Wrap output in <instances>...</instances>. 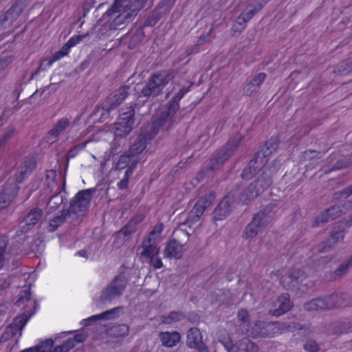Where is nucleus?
<instances>
[{
  "label": "nucleus",
  "instance_id": "f257e3e1",
  "mask_svg": "<svg viewBox=\"0 0 352 352\" xmlns=\"http://www.w3.org/2000/svg\"><path fill=\"white\" fill-rule=\"evenodd\" d=\"M148 0H115L113 5L103 14V19L111 18L118 14L110 23L111 29L116 30L129 22L131 14H136Z\"/></svg>",
  "mask_w": 352,
  "mask_h": 352
},
{
  "label": "nucleus",
  "instance_id": "f03ea898",
  "mask_svg": "<svg viewBox=\"0 0 352 352\" xmlns=\"http://www.w3.org/2000/svg\"><path fill=\"white\" fill-rule=\"evenodd\" d=\"M352 306V297L346 293H336L323 298H314L303 305L308 311L329 310L339 307Z\"/></svg>",
  "mask_w": 352,
  "mask_h": 352
},
{
  "label": "nucleus",
  "instance_id": "7ed1b4c3",
  "mask_svg": "<svg viewBox=\"0 0 352 352\" xmlns=\"http://www.w3.org/2000/svg\"><path fill=\"white\" fill-rule=\"evenodd\" d=\"M241 140V137L238 134L236 137L229 140L226 145L219 151H218L212 159L210 160L208 164L203 167L197 175L199 181L204 180L210 174L221 168L225 161L234 153V150L239 146Z\"/></svg>",
  "mask_w": 352,
  "mask_h": 352
},
{
  "label": "nucleus",
  "instance_id": "20e7f679",
  "mask_svg": "<svg viewBox=\"0 0 352 352\" xmlns=\"http://www.w3.org/2000/svg\"><path fill=\"white\" fill-rule=\"evenodd\" d=\"M279 144L278 137L272 136L267 140L261 151L256 152L254 157L251 160L241 173L243 178L249 179L252 171L263 167L268 162L270 156L277 149Z\"/></svg>",
  "mask_w": 352,
  "mask_h": 352
},
{
  "label": "nucleus",
  "instance_id": "39448f33",
  "mask_svg": "<svg viewBox=\"0 0 352 352\" xmlns=\"http://www.w3.org/2000/svg\"><path fill=\"white\" fill-rule=\"evenodd\" d=\"M277 272L280 283L285 289L296 292L301 291L302 293L307 292L305 289L306 284H302L306 278V274L298 267H294L290 270L283 268L278 270Z\"/></svg>",
  "mask_w": 352,
  "mask_h": 352
},
{
  "label": "nucleus",
  "instance_id": "423d86ee",
  "mask_svg": "<svg viewBox=\"0 0 352 352\" xmlns=\"http://www.w3.org/2000/svg\"><path fill=\"white\" fill-rule=\"evenodd\" d=\"M171 75V71L168 69L160 70L153 74L142 88L139 97L148 98L152 96H158L170 82Z\"/></svg>",
  "mask_w": 352,
  "mask_h": 352
},
{
  "label": "nucleus",
  "instance_id": "0eeeda50",
  "mask_svg": "<svg viewBox=\"0 0 352 352\" xmlns=\"http://www.w3.org/2000/svg\"><path fill=\"white\" fill-rule=\"evenodd\" d=\"M351 226L352 214L349 217V220L336 222L333 227L330 237L319 245L318 252H327L338 243L342 242L345 236L346 229Z\"/></svg>",
  "mask_w": 352,
  "mask_h": 352
},
{
  "label": "nucleus",
  "instance_id": "6e6552de",
  "mask_svg": "<svg viewBox=\"0 0 352 352\" xmlns=\"http://www.w3.org/2000/svg\"><path fill=\"white\" fill-rule=\"evenodd\" d=\"M273 208V206L268 205L254 216L252 221L245 228L244 236L246 239L254 237L270 222L272 217L270 212Z\"/></svg>",
  "mask_w": 352,
  "mask_h": 352
},
{
  "label": "nucleus",
  "instance_id": "1a4fd4ad",
  "mask_svg": "<svg viewBox=\"0 0 352 352\" xmlns=\"http://www.w3.org/2000/svg\"><path fill=\"white\" fill-rule=\"evenodd\" d=\"M135 108L131 105L120 110L116 125V135L125 136L133 129L134 124Z\"/></svg>",
  "mask_w": 352,
  "mask_h": 352
},
{
  "label": "nucleus",
  "instance_id": "9d476101",
  "mask_svg": "<svg viewBox=\"0 0 352 352\" xmlns=\"http://www.w3.org/2000/svg\"><path fill=\"white\" fill-rule=\"evenodd\" d=\"M94 188H88L78 191L70 201V209L75 214L85 212L91 203Z\"/></svg>",
  "mask_w": 352,
  "mask_h": 352
},
{
  "label": "nucleus",
  "instance_id": "9b49d317",
  "mask_svg": "<svg viewBox=\"0 0 352 352\" xmlns=\"http://www.w3.org/2000/svg\"><path fill=\"white\" fill-rule=\"evenodd\" d=\"M126 288V282L121 275L116 276L102 292L101 299L104 301L111 300L116 296H120Z\"/></svg>",
  "mask_w": 352,
  "mask_h": 352
},
{
  "label": "nucleus",
  "instance_id": "f8f14e48",
  "mask_svg": "<svg viewBox=\"0 0 352 352\" xmlns=\"http://www.w3.org/2000/svg\"><path fill=\"white\" fill-rule=\"evenodd\" d=\"M130 87L124 85L113 91L107 98L102 104V108L109 113L111 110L118 107L129 95Z\"/></svg>",
  "mask_w": 352,
  "mask_h": 352
},
{
  "label": "nucleus",
  "instance_id": "ddd939ff",
  "mask_svg": "<svg viewBox=\"0 0 352 352\" xmlns=\"http://www.w3.org/2000/svg\"><path fill=\"white\" fill-rule=\"evenodd\" d=\"M23 9L21 1H15L4 14L0 16V30L8 24L14 22L23 12Z\"/></svg>",
  "mask_w": 352,
  "mask_h": 352
},
{
  "label": "nucleus",
  "instance_id": "4468645a",
  "mask_svg": "<svg viewBox=\"0 0 352 352\" xmlns=\"http://www.w3.org/2000/svg\"><path fill=\"white\" fill-rule=\"evenodd\" d=\"M19 188L14 183H6L0 192V211L7 208L17 195Z\"/></svg>",
  "mask_w": 352,
  "mask_h": 352
},
{
  "label": "nucleus",
  "instance_id": "2eb2a0df",
  "mask_svg": "<svg viewBox=\"0 0 352 352\" xmlns=\"http://www.w3.org/2000/svg\"><path fill=\"white\" fill-rule=\"evenodd\" d=\"M345 210L342 206L334 205L316 217L313 222L312 227L319 226L321 223H324L329 221L333 220L340 217L342 213H345Z\"/></svg>",
  "mask_w": 352,
  "mask_h": 352
},
{
  "label": "nucleus",
  "instance_id": "dca6fc26",
  "mask_svg": "<svg viewBox=\"0 0 352 352\" xmlns=\"http://www.w3.org/2000/svg\"><path fill=\"white\" fill-rule=\"evenodd\" d=\"M234 195V190L230 191L223 199L219 203L213 212V218L215 221H222L225 219L231 212V205L228 199L232 198Z\"/></svg>",
  "mask_w": 352,
  "mask_h": 352
},
{
  "label": "nucleus",
  "instance_id": "f3484780",
  "mask_svg": "<svg viewBox=\"0 0 352 352\" xmlns=\"http://www.w3.org/2000/svg\"><path fill=\"white\" fill-rule=\"evenodd\" d=\"M215 199L216 193L214 191H210L204 195L197 200L192 209L191 213L197 218H200L204 213L206 209L211 205Z\"/></svg>",
  "mask_w": 352,
  "mask_h": 352
},
{
  "label": "nucleus",
  "instance_id": "a211bd4d",
  "mask_svg": "<svg viewBox=\"0 0 352 352\" xmlns=\"http://www.w3.org/2000/svg\"><path fill=\"white\" fill-rule=\"evenodd\" d=\"M186 344L190 349H192L208 347L203 342L199 329L196 327H192L188 331Z\"/></svg>",
  "mask_w": 352,
  "mask_h": 352
},
{
  "label": "nucleus",
  "instance_id": "6ab92c4d",
  "mask_svg": "<svg viewBox=\"0 0 352 352\" xmlns=\"http://www.w3.org/2000/svg\"><path fill=\"white\" fill-rule=\"evenodd\" d=\"M329 163L333 164V167L328 169L324 170V173L329 174L332 171L340 170L342 168H344L348 167L351 164V160L342 155H339L338 153L331 154L329 158Z\"/></svg>",
  "mask_w": 352,
  "mask_h": 352
},
{
  "label": "nucleus",
  "instance_id": "aec40b11",
  "mask_svg": "<svg viewBox=\"0 0 352 352\" xmlns=\"http://www.w3.org/2000/svg\"><path fill=\"white\" fill-rule=\"evenodd\" d=\"M164 254L168 258H181L183 255V245L176 239H170L165 246Z\"/></svg>",
  "mask_w": 352,
  "mask_h": 352
},
{
  "label": "nucleus",
  "instance_id": "412c9836",
  "mask_svg": "<svg viewBox=\"0 0 352 352\" xmlns=\"http://www.w3.org/2000/svg\"><path fill=\"white\" fill-rule=\"evenodd\" d=\"M278 307L271 311L272 314L275 316H280L289 311L293 304L290 301V296L287 293H283L278 298Z\"/></svg>",
  "mask_w": 352,
  "mask_h": 352
},
{
  "label": "nucleus",
  "instance_id": "4be33fe9",
  "mask_svg": "<svg viewBox=\"0 0 352 352\" xmlns=\"http://www.w3.org/2000/svg\"><path fill=\"white\" fill-rule=\"evenodd\" d=\"M42 215L43 211L40 208H36L30 210L23 221L24 225L22 226V228L27 231L31 230L38 222Z\"/></svg>",
  "mask_w": 352,
  "mask_h": 352
},
{
  "label": "nucleus",
  "instance_id": "5701e85b",
  "mask_svg": "<svg viewBox=\"0 0 352 352\" xmlns=\"http://www.w3.org/2000/svg\"><path fill=\"white\" fill-rule=\"evenodd\" d=\"M162 344L168 348H172L177 345L181 340V336L177 331H162L159 334Z\"/></svg>",
  "mask_w": 352,
  "mask_h": 352
},
{
  "label": "nucleus",
  "instance_id": "b1692460",
  "mask_svg": "<svg viewBox=\"0 0 352 352\" xmlns=\"http://www.w3.org/2000/svg\"><path fill=\"white\" fill-rule=\"evenodd\" d=\"M156 243L151 241L150 239H144L140 248V255L146 258H152L154 256L159 255L160 249L157 247Z\"/></svg>",
  "mask_w": 352,
  "mask_h": 352
},
{
  "label": "nucleus",
  "instance_id": "393cba45",
  "mask_svg": "<svg viewBox=\"0 0 352 352\" xmlns=\"http://www.w3.org/2000/svg\"><path fill=\"white\" fill-rule=\"evenodd\" d=\"M170 120L161 113L160 116L151 124L150 131L144 133L148 135V139H153L159 131L162 129Z\"/></svg>",
  "mask_w": 352,
  "mask_h": 352
},
{
  "label": "nucleus",
  "instance_id": "a878e982",
  "mask_svg": "<svg viewBox=\"0 0 352 352\" xmlns=\"http://www.w3.org/2000/svg\"><path fill=\"white\" fill-rule=\"evenodd\" d=\"M118 307H115L109 310H107L101 314L93 315L87 318L83 319L81 321V324L83 327H88L92 324L93 322L99 320H109L113 318L116 311Z\"/></svg>",
  "mask_w": 352,
  "mask_h": 352
},
{
  "label": "nucleus",
  "instance_id": "bb28decb",
  "mask_svg": "<svg viewBox=\"0 0 352 352\" xmlns=\"http://www.w3.org/2000/svg\"><path fill=\"white\" fill-rule=\"evenodd\" d=\"M142 215H136L132 217L119 231L124 236H129L136 232L137 226L143 221Z\"/></svg>",
  "mask_w": 352,
  "mask_h": 352
},
{
  "label": "nucleus",
  "instance_id": "cd10ccee",
  "mask_svg": "<svg viewBox=\"0 0 352 352\" xmlns=\"http://www.w3.org/2000/svg\"><path fill=\"white\" fill-rule=\"evenodd\" d=\"M151 140V139H148V135L144 133H141L135 142L131 145L130 152L133 155L140 154L146 148V144Z\"/></svg>",
  "mask_w": 352,
  "mask_h": 352
},
{
  "label": "nucleus",
  "instance_id": "c85d7f7f",
  "mask_svg": "<svg viewBox=\"0 0 352 352\" xmlns=\"http://www.w3.org/2000/svg\"><path fill=\"white\" fill-rule=\"evenodd\" d=\"M251 184L255 186V190L260 195L272 184V179L263 173Z\"/></svg>",
  "mask_w": 352,
  "mask_h": 352
},
{
  "label": "nucleus",
  "instance_id": "c756f323",
  "mask_svg": "<svg viewBox=\"0 0 352 352\" xmlns=\"http://www.w3.org/2000/svg\"><path fill=\"white\" fill-rule=\"evenodd\" d=\"M70 122L67 118L60 119L54 127L48 132L50 137L58 138L61 133L69 126Z\"/></svg>",
  "mask_w": 352,
  "mask_h": 352
},
{
  "label": "nucleus",
  "instance_id": "7c9ffc66",
  "mask_svg": "<svg viewBox=\"0 0 352 352\" xmlns=\"http://www.w3.org/2000/svg\"><path fill=\"white\" fill-rule=\"evenodd\" d=\"M258 193L255 190V186L251 184L243 190L241 193L239 202L243 204H248L251 200L258 196Z\"/></svg>",
  "mask_w": 352,
  "mask_h": 352
},
{
  "label": "nucleus",
  "instance_id": "2f4dec72",
  "mask_svg": "<svg viewBox=\"0 0 352 352\" xmlns=\"http://www.w3.org/2000/svg\"><path fill=\"white\" fill-rule=\"evenodd\" d=\"M67 213L62 210L59 211L49 222L47 230L50 232H55L65 221Z\"/></svg>",
  "mask_w": 352,
  "mask_h": 352
},
{
  "label": "nucleus",
  "instance_id": "473e14b6",
  "mask_svg": "<svg viewBox=\"0 0 352 352\" xmlns=\"http://www.w3.org/2000/svg\"><path fill=\"white\" fill-rule=\"evenodd\" d=\"M129 325L126 324H116L110 328L109 334L113 338H123L129 335Z\"/></svg>",
  "mask_w": 352,
  "mask_h": 352
},
{
  "label": "nucleus",
  "instance_id": "72a5a7b5",
  "mask_svg": "<svg viewBox=\"0 0 352 352\" xmlns=\"http://www.w3.org/2000/svg\"><path fill=\"white\" fill-rule=\"evenodd\" d=\"M258 347L248 338H243L237 343L236 352H258Z\"/></svg>",
  "mask_w": 352,
  "mask_h": 352
},
{
  "label": "nucleus",
  "instance_id": "f704fd0d",
  "mask_svg": "<svg viewBox=\"0 0 352 352\" xmlns=\"http://www.w3.org/2000/svg\"><path fill=\"white\" fill-rule=\"evenodd\" d=\"M333 72L340 76H346L352 74V59L344 60L337 65Z\"/></svg>",
  "mask_w": 352,
  "mask_h": 352
},
{
  "label": "nucleus",
  "instance_id": "c9c22d12",
  "mask_svg": "<svg viewBox=\"0 0 352 352\" xmlns=\"http://www.w3.org/2000/svg\"><path fill=\"white\" fill-rule=\"evenodd\" d=\"M287 328L289 331H297V333L299 335L302 334L304 336H309L311 330L309 329V327H305L300 323L296 322H292L288 324H283V328Z\"/></svg>",
  "mask_w": 352,
  "mask_h": 352
},
{
  "label": "nucleus",
  "instance_id": "e433bc0d",
  "mask_svg": "<svg viewBox=\"0 0 352 352\" xmlns=\"http://www.w3.org/2000/svg\"><path fill=\"white\" fill-rule=\"evenodd\" d=\"M9 244V237L6 234H0V270L6 263L5 256Z\"/></svg>",
  "mask_w": 352,
  "mask_h": 352
},
{
  "label": "nucleus",
  "instance_id": "4c0bfd02",
  "mask_svg": "<svg viewBox=\"0 0 352 352\" xmlns=\"http://www.w3.org/2000/svg\"><path fill=\"white\" fill-rule=\"evenodd\" d=\"M164 230V225L162 222H158L148 232L147 236L144 239H150L153 243H156V241L159 239L162 235L163 230Z\"/></svg>",
  "mask_w": 352,
  "mask_h": 352
},
{
  "label": "nucleus",
  "instance_id": "58836bf2",
  "mask_svg": "<svg viewBox=\"0 0 352 352\" xmlns=\"http://www.w3.org/2000/svg\"><path fill=\"white\" fill-rule=\"evenodd\" d=\"M246 23L244 19L239 15L234 21L231 29L233 35L241 33L245 29Z\"/></svg>",
  "mask_w": 352,
  "mask_h": 352
},
{
  "label": "nucleus",
  "instance_id": "ea45409f",
  "mask_svg": "<svg viewBox=\"0 0 352 352\" xmlns=\"http://www.w3.org/2000/svg\"><path fill=\"white\" fill-rule=\"evenodd\" d=\"M176 0H161L155 9L162 14L169 12Z\"/></svg>",
  "mask_w": 352,
  "mask_h": 352
},
{
  "label": "nucleus",
  "instance_id": "a19ab883",
  "mask_svg": "<svg viewBox=\"0 0 352 352\" xmlns=\"http://www.w3.org/2000/svg\"><path fill=\"white\" fill-rule=\"evenodd\" d=\"M32 299V293L30 287H29L26 289L21 290L19 294V298L16 300V304L18 306H21L24 303H28L31 302Z\"/></svg>",
  "mask_w": 352,
  "mask_h": 352
},
{
  "label": "nucleus",
  "instance_id": "79ce46f5",
  "mask_svg": "<svg viewBox=\"0 0 352 352\" xmlns=\"http://www.w3.org/2000/svg\"><path fill=\"white\" fill-rule=\"evenodd\" d=\"M352 266V255L344 263L341 264L333 273V278L336 279L338 277L343 275L347 271L349 267Z\"/></svg>",
  "mask_w": 352,
  "mask_h": 352
},
{
  "label": "nucleus",
  "instance_id": "37998d69",
  "mask_svg": "<svg viewBox=\"0 0 352 352\" xmlns=\"http://www.w3.org/2000/svg\"><path fill=\"white\" fill-rule=\"evenodd\" d=\"M160 14L156 9H155L146 19L144 25L146 26L153 27L161 19Z\"/></svg>",
  "mask_w": 352,
  "mask_h": 352
},
{
  "label": "nucleus",
  "instance_id": "c03bdc74",
  "mask_svg": "<svg viewBox=\"0 0 352 352\" xmlns=\"http://www.w3.org/2000/svg\"><path fill=\"white\" fill-rule=\"evenodd\" d=\"M53 345L54 341L52 339H46L34 347L36 352H50Z\"/></svg>",
  "mask_w": 352,
  "mask_h": 352
},
{
  "label": "nucleus",
  "instance_id": "a18cd8bd",
  "mask_svg": "<svg viewBox=\"0 0 352 352\" xmlns=\"http://www.w3.org/2000/svg\"><path fill=\"white\" fill-rule=\"evenodd\" d=\"M179 108V104L173 103L170 101L166 104V111L162 112V113L167 117L169 120H171L173 117L175 116L176 112Z\"/></svg>",
  "mask_w": 352,
  "mask_h": 352
},
{
  "label": "nucleus",
  "instance_id": "49530a36",
  "mask_svg": "<svg viewBox=\"0 0 352 352\" xmlns=\"http://www.w3.org/2000/svg\"><path fill=\"white\" fill-rule=\"evenodd\" d=\"M67 54V50L62 49L55 52L50 59L45 60V61L47 62V67H51L56 61L60 60Z\"/></svg>",
  "mask_w": 352,
  "mask_h": 352
},
{
  "label": "nucleus",
  "instance_id": "de8ad7c7",
  "mask_svg": "<svg viewBox=\"0 0 352 352\" xmlns=\"http://www.w3.org/2000/svg\"><path fill=\"white\" fill-rule=\"evenodd\" d=\"M31 172L26 168H23V166H21L19 171H17L15 175V180L16 183H21L24 179H25L30 175Z\"/></svg>",
  "mask_w": 352,
  "mask_h": 352
},
{
  "label": "nucleus",
  "instance_id": "09e8293b",
  "mask_svg": "<svg viewBox=\"0 0 352 352\" xmlns=\"http://www.w3.org/2000/svg\"><path fill=\"white\" fill-rule=\"evenodd\" d=\"M352 332V322L342 323L339 327L338 329H335V334H344Z\"/></svg>",
  "mask_w": 352,
  "mask_h": 352
},
{
  "label": "nucleus",
  "instance_id": "8fccbe9b",
  "mask_svg": "<svg viewBox=\"0 0 352 352\" xmlns=\"http://www.w3.org/2000/svg\"><path fill=\"white\" fill-rule=\"evenodd\" d=\"M303 348L309 352H318L320 350L318 344L314 340H308L304 344Z\"/></svg>",
  "mask_w": 352,
  "mask_h": 352
},
{
  "label": "nucleus",
  "instance_id": "3c124183",
  "mask_svg": "<svg viewBox=\"0 0 352 352\" xmlns=\"http://www.w3.org/2000/svg\"><path fill=\"white\" fill-rule=\"evenodd\" d=\"M320 153L316 150H307L304 151L301 155L300 159L302 161L311 160L315 158Z\"/></svg>",
  "mask_w": 352,
  "mask_h": 352
},
{
  "label": "nucleus",
  "instance_id": "603ef678",
  "mask_svg": "<svg viewBox=\"0 0 352 352\" xmlns=\"http://www.w3.org/2000/svg\"><path fill=\"white\" fill-rule=\"evenodd\" d=\"M267 76L265 73L261 72L257 74L255 76L252 78V79L250 80V82L252 84H254L256 87L260 89L261 85L263 84V82L265 81Z\"/></svg>",
  "mask_w": 352,
  "mask_h": 352
},
{
  "label": "nucleus",
  "instance_id": "864d4df0",
  "mask_svg": "<svg viewBox=\"0 0 352 352\" xmlns=\"http://www.w3.org/2000/svg\"><path fill=\"white\" fill-rule=\"evenodd\" d=\"M259 88L256 87L254 84L252 82H248L244 87V94L246 96H250L254 93H256Z\"/></svg>",
  "mask_w": 352,
  "mask_h": 352
},
{
  "label": "nucleus",
  "instance_id": "5fc2aeb1",
  "mask_svg": "<svg viewBox=\"0 0 352 352\" xmlns=\"http://www.w3.org/2000/svg\"><path fill=\"white\" fill-rule=\"evenodd\" d=\"M22 166H23V168H26V170L32 173L36 167V162L34 158H28L25 160Z\"/></svg>",
  "mask_w": 352,
  "mask_h": 352
},
{
  "label": "nucleus",
  "instance_id": "6e6d98bb",
  "mask_svg": "<svg viewBox=\"0 0 352 352\" xmlns=\"http://www.w3.org/2000/svg\"><path fill=\"white\" fill-rule=\"evenodd\" d=\"M182 314L179 312L177 311H171L169 313L168 316L165 320L166 322L170 323L171 322H177L179 321L182 318Z\"/></svg>",
  "mask_w": 352,
  "mask_h": 352
},
{
  "label": "nucleus",
  "instance_id": "4d7b16f0",
  "mask_svg": "<svg viewBox=\"0 0 352 352\" xmlns=\"http://www.w3.org/2000/svg\"><path fill=\"white\" fill-rule=\"evenodd\" d=\"M149 259V263L153 267L154 269L158 270L162 267L163 263L160 257L154 256L152 258Z\"/></svg>",
  "mask_w": 352,
  "mask_h": 352
},
{
  "label": "nucleus",
  "instance_id": "13d9d810",
  "mask_svg": "<svg viewBox=\"0 0 352 352\" xmlns=\"http://www.w3.org/2000/svg\"><path fill=\"white\" fill-rule=\"evenodd\" d=\"M237 317L239 321L245 323L249 321L250 315L246 309H241L238 311Z\"/></svg>",
  "mask_w": 352,
  "mask_h": 352
},
{
  "label": "nucleus",
  "instance_id": "bf43d9fd",
  "mask_svg": "<svg viewBox=\"0 0 352 352\" xmlns=\"http://www.w3.org/2000/svg\"><path fill=\"white\" fill-rule=\"evenodd\" d=\"M60 346L64 352H68L75 346V344L74 342L72 340L71 338H69L66 340L63 341V343L60 344Z\"/></svg>",
  "mask_w": 352,
  "mask_h": 352
},
{
  "label": "nucleus",
  "instance_id": "052dcab7",
  "mask_svg": "<svg viewBox=\"0 0 352 352\" xmlns=\"http://www.w3.org/2000/svg\"><path fill=\"white\" fill-rule=\"evenodd\" d=\"M258 12L254 9L252 8L248 11L243 12L240 16H242L244 20L248 23L249 21H250L253 16L257 14Z\"/></svg>",
  "mask_w": 352,
  "mask_h": 352
},
{
  "label": "nucleus",
  "instance_id": "680f3d73",
  "mask_svg": "<svg viewBox=\"0 0 352 352\" xmlns=\"http://www.w3.org/2000/svg\"><path fill=\"white\" fill-rule=\"evenodd\" d=\"M214 30V27L212 26L210 29V30L208 31V32L206 34H201L197 39V43H195L198 46H201V45H203L206 38L212 34V32H213Z\"/></svg>",
  "mask_w": 352,
  "mask_h": 352
},
{
  "label": "nucleus",
  "instance_id": "e2e57ef3",
  "mask_svg": "<svg viewBox=\"0 0 352 352\" xmlns=\"http://www.w3.org/2000/svg\"><path fill=\"white\" fill-rule=\"evenodd\" d=\"M270 0H254L252 8L258 12Z\"/></svg>",
  "mask_w": 352,
  "mask_h": 352
},
{
  "label": "nucleus",
  "instance_id": "0e129e2a",
  "mask_svg": "<svg viewBox=\"0 0 352 352\" xmlns=\"http://www.w3.org/2000/svg\"><path fill=\"white\" fill-rule=\"evenodd\" d=\"M127 158H128V157H126V156L121 155L116 164V168L117 169L124 168L126 166V160Z\"/></svg>",
  "mask_w": 352,
  "mask_h": 352
},
{
  "label": "nucleus",
  "instance_id": "69168bd1",
  "mask_svg": "<svg viewBox=\"0 0 352 352\" xmlns=\"http://www.w3.org/2000/svg\"><path fill=\"white\" fill-rule=\"evenodd\" d=\"M339 194L341 197H348L351 195H352V184L348 186L346 188H344L342 190L339 192Z\"/></svg>",
  "mask_w": 352,
  "mask_h": 352
},
{
  "label": "nucleus",
  "instance_id": "338daca9",
  "mask_svg": "<svg viewBox=\"0 0 352 352\" xmlns=\"http://www.w3.org/2000/svg\"><path fill=\"white\" fill-rule=\"evenodd\" d=\"M200 47L195 44L192 46H188L186 49L187 55H191L193 54H197L200 51Z\"/></svg>",
  "mask_w": 352,
  "mask_h": 352
},
{
  "label": "nucleus",
  "instance_id": "774afa93",
  "mask_svg": "<svg viewBox=\"0 0 352 352\" xmlns=\"http://www.w3.org/2000/svg\"><path fill=\"white\" fill-rule=\"evenodd\" d=\"M14 323H16V324H19V326L22 328L23 327L26 322H27V319L24 317V316H17L14 320Z\"/></svg>",
  "mask_w": 352,
  "mask_h": 352
}]
</instances>
